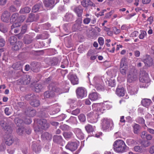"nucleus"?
Returning <instances> with one entry per match:
<instances>
[{
  "instance_id": "nucleus-58",
  "label": "nucleus",
  "mask_w": 154,
  "mask_h": 154,
  "mask_svg": "<svg viewBox=\"0 0 154 154\" xmlns=\"http://www.w3.org/2000/svg\"><path fill=\"white\" fill-rule=\"evenodd\" d=\"M51 94H53V92L52 91L49 92V91H47L44 94V96L45 97V98H49L50 97H52V96L51 95Z\"/></svg>"
},
{
  "instance_id": "nucleus-47",
  "label": "nucleus",
  "mask_w": 154,
  "mask_h": 154,
  "mask_svg": "<svg viewBox=\"0 0 154 154\" xmlns=\"http://www.w3.org/2000/svg\"><path fill=\"white\" fill-rule=\"evenodd\" d=\"M66 121L72 124H74L76 123V119L75 117L71 116L68 120Z\"/></svg>"
},
{
  "instance_id": "nucleus-7",
  "label": "nucleus",
  "mask_w": 154,
  "mask_h": 154,
  "mask_svg": "<svg viewBox=\"0 0 154 154\" xmlns=\"http://www.w3.org/2000/svg\"><path fill=\"white\" fill-rule=\"evenodd\" d=\"M76 93L77 97L80 99H82L87 96L86 90L82 87L78 88L76 90Z\"/></svg>"
},
{
  "instance_id": "nucleus-15",
  "label": "nucleus",
  "mask_w": 154,
  "mask_h": 154,
  "mask_svg": "<svg viewBox=\"0 0 154 154\" xmlns=\"http://www.w3.org/2000/svg\"><path fill=\"white\" fill-rule=\"evenodd\" d=\"M142 61L144 63L145 65L148 66H151L152 64V59L149 55H146Z\"/></svg>"
},
{
  "instance_id": "nucleus-13",
  "label": "nucleus",
  "mask_w": 154,
  "mask_h": 154,
  "mask_svg": "<svg viewBox=\"0 0 154 154\" xmlns=\"http://www.w3.org/2000/svg\"><path fill=\"white\" fill-rule=\"evenodd\" d=\"M10 16V13L7 11H5L2 14L1 19L2 20L5 22H9Z\"/></svg>"
},
{
  "instance_id": "nucleus-18",
  "label": "nucleus",
  "mask_w": 154,
  "mask_h": 154,
  "mask_svg": "<svg viewBox=\"0 0 154 154\" xmlns=\"http://www.w3.org/2000/svg\"><path fill=\"white\" fill-rule=\"evenodd\" d=\"M20 25L16 23H14L11 26V32H13L15 34L18 33L19 32L20 29L17 27L20 26Z\"/></svg>"
},
{
  "instance_id": "nucleus-49",
  "label": "nucleus",
  "mask_w": 154,
  "mask_h": 154,
  "mask_svg": "<svg viewBox=\"0 0 154 154\" xmlns=\"http://www.w3.org/2000/svg\"><path fill=\"white\" fill-rule=\"evenodd\" d=\"M60 128L63 131H67L69 130L70 128L68 125L64 124L61 125Z\"/></svg>"
},
{
  "instance_id": "nucleus-20",
  "label": "nucleus",
  "mask_w": 154,
  "mask_h": 154,
  "mask_svg": "<svg viewBox=\"0 0 154 154\" xmlns=\"http://www.w3.org/2000/svg\"><path fill=\"white\" fill-rule=\"evenodd\" d=\"M74 11L78 17H81L83 11V9L80 6L75 7L74 9Z\"/></svg>"
},
{
  "instance_id": "nucleus-48",
  "label": "nucleus",
  "mask_w": 154,
  "mask_h": 154,
  "mask_svg": "<svg viewBox=\"0 0 154 154\" xmlns=\"http://www.w3.org/2000/svg\"><path fill=\"white\" fill-rule=\"evenodd\" d=\"M34 20V15L33 14H30L27 20V22H32Z\"/></svg>"
},
{
  "instance_id": "nucleus-50",
  "label": "nucleus",
  "mask_w": 154,
  "mask_h": 154,
  "mask_svg": "<svg viewBox=\"0 0 154 154\" xmlns=\"http://www.w3.org/2000/svg\"><path fill=\"white\" fill-rule=\"evenodd\" d=\"M0 31L3 33H5L7 31V29L3 24H0Z\"/></svg>"
},
{
  "instance_id": "nucleus-27",
  "label": "nucleus",
  "mask_w": 154,
  "mask_h": 154,
  "mask_svg": "<svg viewBox=\"0 0 154 154\" xmlns=\"http://www.w3.org/2000/svg\"><path fill=\"white\" fill-rule=\"evenodd\" d=\"M1 126L4 129L6 133L8 134L12 132V129L9 126L5 125V123H2L1 124Z\"/></svg>"
},
{
  "instance_id": "nucleus-52",
  "label": "nucleus",
  "mask_w": 154,
  "mask_h": 154,
  "mask_svg": "<svg viewBox=\"0 0 154 154\" xmlns=\"http://www.w3.org/2000/svg\"><path fill=\"white\" fill-rule=\"evenodd\" d=\"M93 82L94 85L99 83L100 82V78L97 76L95 77L93 79Z\"/></svg>"
},
{
  "instance_id": "nucleus-44",
  "label": "nucleus",
  "mask_w": 154,
  "mask_h": 154,
  "mask_svg": "<svg viewBox=\"0 0 154 154\" xmlns=\"http://www.w3.org/2000/svg\"><path fill=\"white\" fill-rule=\"evenodd\" d=\"M34 98H35V96L33 94H28L25 97V99L28 100H31L32 101Z\"/></svg>"
},
{
  "instance_id": "nucleus-59",
  "label": "nucleus",
  "mask_w": 154,
  "mask_h": 154,
  "mask_svg": "<svg viewBox=\"0 0 154 154\" xmlns=\"http://www.w3.org/2000/svg\"><path fill=\"white\" fill-rule=\"evenodd\" d=\"M26 79L24 81V83L26 84H29L30 81L31 79L30 76L29 75H26Z\"/></svg>"
},
{
  "instance_id": "nucleus-25",
  "label": "nucleus",
  "mask_w": 154,
  "mask_h": 154,
  "mask_svg": "<svg viewBox=\"0 0 154 154\" xmlns=\"http://www.w3.org/2000/svg\"><path fill=\"white\" fill-rule=\"evenodd\" d=\"M151 103V100L148 99H143L141 101V103L143 106L146 107H148Z\"/></svg>"
},
{
  "instance_id": "nucleus-55",
  "label": "nucleus",
  "mask_w": 154,
  "mask_h": 154,
  "mask_svg": "<svg viewBox=\"0 0 154 154\" xmlns=\"http://www.w3.org/2000/svg\"><path fill=\"white\" fill-rule=\"evenodd\" d=\"M63 29L66 32L69 33L70 32L69 31L70 28L68 24H65L63 25Z\"/></svg>"
},
{
  "instance_id": "nucleus-10",
  "label": "nucleus",
  "mask_w": 154,
  "mask_h": 154,
  "mask_svg": "<svg viewBox=\"0 0 154 154\" xmlns=\"http://www.w3.org/2000/svg\"><path fill=\"white\" fill-rule=\"evenodd\" d=\"M53 84H51L49 85V88L50 90L56 92L58 94L64 93L67 92L68 90H65L64 89H61L60 88H57L56 86H52Z\"/></svg>"
},
{
  "instance_id": "nucleus-23",
  "label": "nucleus",
  "mask_w": 154,
  "mask_h": 154,
  "mask_svg": "<svg viewBox=\"0 0 154 154\" xmlns=\"http://www.w3.org/2000/svg\"><path fill=\"white\" fill-rule=\"evenodd\" d=\"M141 136L142 138L144 139L145 138L147 140H150L152 138V136L151 135L147 134L146 131L142 132Z\"/></svg>"
},
{
  "instance_id": "nucleus-41",
  "label": "nucleus",
  "mask_w": 154,
  "mask_h": 154,
  "mask_svg": "<svg viewBox=\"0 0 154 154\" xmlns=\"http://www.w3.org/2000/svg\"><path fill=\"white\" fill-rule=\"evenodd\" d=\"M54 107H56L55 109H54L53 110V111L50 112V114L54 115L56 113H58L60 111L59 107L57 106V105L55 104L54 106Z\"/></svg>"
},
{
  "instance_id": "nucleus-46",
  "label": "nucleus",
  "mask_w": 154,
  "mask_h": 154,
  "mask_svg": "<svg viewBox=\"0 0 154 154\" xmlns=\"http://www.w3.org/2000/svg\"><path fill=\"white\" fill-rule=\"evenodd\" d=\"M142 147L141 146H137L134 147V150L137 152H141L142 151Z\"/></svg>"
},
{
  "instance_id": "nucleus-9",
  "label": "nucleus",
  "mask_w": 154,
  "mask_h": 154,
  "mask_svg": "<svg viewBox=\"0 0 154 154\" xmlns=\"http://www.w3.org/2000/svg\"><path fill=\"white\" fill-rule=\"evenodd\" d=\"M78 146V144L76 142H69L65 146L66 148L71 151L76 150Z\"/></svg>"
},
{
  "instance_id": "nucleus-62",
  "label": "nucleus",
  "mask_w": 154,
  "mask_h": 154,
  "mask_svg": "<svg viewBox=\"0 0 154 154\" xmlns=\"http://www.w3.org/2000/svg\"><path fill=\"white\" fill-rule=\"evenodd\" d=\"M113 32L114 34L117 35L120 32L121 30L120 29H117L116 27H114L113 28Z\"/></svg>"
},
{
  "instance_id": "nucleus-6",
  "label": "nucleus",
  "mask_w": 154,
  "mask_h": 154,
  "mask_svg": "<svg viewBox=\"0 0 154 154\" xmlns=\"http://www.w3.org/2000/svg\"><path fill=\"white\" fill-rule=\"evenodd\" d=\"M126 65L125 58H122L121 60L120 67V72L124 75H126V72L128 69V68Z\"/></svg>"
},
{
  "instance_id": "nucleus-28",
  "label": "nucleus",
  "mask_w": 154,
  "mask_h": 154,
  "mask_svg": "<svg viewBox=\"0 0 154 154\" xmlns=\"http://www.w3.org/2000/svg\"><path fill=\"white\" fill-rule=\"evenodd\" d=\"M25 113L26 115L30 117H33L36 114V111L33 109H28L26 111Z\"/></svg>"
},
{
  "instance_id": "nucleus-35",
  "label": "nucleus",
  "mask_w": 154,
  "mask_h": 154,
  "mask_svg": "<svg viewBox=\"0 0 154 154\" xmlns=\"http://www.w3.org/2000/svg\"><path fill=\"white\" fill-rule=\"evenodd\" d=\"M17 38L14 36H11L8 39L10 45H14L17 42Z\"/></svg>"
},
{
  "instance_id": "nucleus-30",
  "label": "nucleus",
  "mask_w": 154,
  "mask_h": 154,
  "mask_svg": "<svg viewBox=\"0 0 154 154\" xmlns=\"http://www.w3.org/2000/svg\"><path fill=\"white\" fill-rule=\"evenodd\" d=\"M19 14L18 13L14 14L11 16L10 19L11 23H16L17 21Z\"/></svg>"
},
{
  "instance_id": "nucleus-39",
  "label": "nucleus",
  "mask_w": 154,
  "mask_h": 154,
  "mask_svg": "<svg viewBox=\"0 0 154 154\" xmlns=\"http://www.w3.org/2000/svg\"><path fill=\"white\" fill-rule=\"evenodd\" d=\"M17 132L18 134L22 135L25 133V128L23 127H20L17 130Z\"/></svg>"
},
{
  "instance_id": "nucleus-57",
  "label": "nucleus",
  "mask_w": 154,
  "mask_h": 154,
  "mask_svg": "<svg viewBox=\"0 0 154 154\" xmlns=\"http://www.w3.org/2000/svg\"><path fill=\"white\" fill-rule=\"evenodd\" d=\"M94 85L95 86V87L96 89L98 91L101 90L103 88V86L100 85V83L97 84V85Z\"/></svg>"
},
{
  "instance_id": "nucleus-19",
  "label": "nucleus",
  "mask_w": 154,
  "mask_h": 154,
  "mask_svg": "<svg viewBox=\"0 0 154 154\" xmlns=\"http://www.w3.org/2000/svg\"><path fill=\"white\" fill-rule=\"evenodd\" d=\"M89 99L92 101H95L100 98V95L96 92H93L90 94L89 95Z\"/></svg>"
},
{
  "instance_id": "nucleus-21",
  "label": "nucleus",
  "mask_w": 154,
  "mask_h": 154,
  "mask_svg": "<svg viewBox=\"0 0 154 154\" xmlns=\"http://www.w3.org/2000/svg\"><path fill=\"white\" fill-rule=\"evenodd\" d=\"M81 4L84 7L94 6V4L90 0H83L81 2Z\"/></svg>"
},
{
  "instance_id": "nucleus-36",
  "label": "nucleus",
  "mask_w": 154,
  "mask_h": 154,
  "mask_svg": "<svg viewBox=\"0 0 154 154\" xmlns=\"http://www.w3.org/2000/svg\"><path fill=\"white\" fill-rule=\"evenodd\" d=\"M31 10V8L28 7H26L20 9V12L21 14L29 13Z\"/></svg>"
},
{
  "instance_id": "nucleus-42",
  "label": "nucleus",
  "mask_w": 154,
  "mask_h": 154,
  "mask_svg": "<svg viewBox=\"0 0 154 154\" xmlns=\"http://www.w3.org/2000/svg\"><path fill=\"white\" fill-rule=\"evenodd\" d=\"M14 141V138L12 137H10L6 139L5 143L7 145L10 146L13 143Z\"/></svg>"
},
{
  "instance_id": "nucleus-54",
  "label": "nucleus",
  "mask_w": 154,
  "mask_h": 154,
  "mask_svg": "<svg viewBox=\"0 0 154 154\" xmlns=\"http://www.w3.org/2000/svg\"><path fill=\"white\" fill-rule=\"evenodd\" d=\"M78 118L80 121L82 122H84L86 120L85 116L83 114H80Z\"/></svg>"
},
{
  "instance_id": "nucleus-38",
  "label": "nucleus",
  "mask_w": 154,
  "mask_h": 154,
  "mask_svg": "<svg viewBox=\"0 0 154 154\" xmlns=\"http://www.w3.org/2000/svg\"><path fill=\"white\" fill-rule=\"evenodd\" d=\"M41 6L42 5L40 3L35 5L32 8V11L33 12H37L38 11Z\"/></svg>"
},
{
  "instance_id": "nucleus-33",
  "label": "nucleus",
  "mask_w": 154,
  "mask_h": 154,
  "mask_svg": "<svg viewBox=\"0 0 154 154\" xmlns=\"http://www.w3.org/2000/svg\"><path fill=\"white\" fill-rule=\"evenodd\" d=\"M134 134H138L141 129L140 126L137 124H135L132 126Z\"/></svg>"
},
{
  "instance_id": "nucleus-17",
  "label": "nucleus",
  "mask_w": 154,
  "mask_h": 154,
  "mask_svg": "<svg viewBox=\"0 0 154 154\" xmlns=\"http://www.w3.org/2000/svg\"><path fill=\"white\" fill-rule=\"evenodd\" d=\"M69 79L73 85L78 84L79 83L78 79L76 75H71L69 77Z\"/></svg>"
},
{
  "instance_id": "nucleus-22",
  "label": "nucleus",
  "mask_w": 154,
  "mask_h": 154,
  "mask_svg": "<svg viewBox=\"0 0 154 154\" xmlns=\"http://www.w3.org/2000/svg\"><path fill=\"white\" fill-rule=\"evenodd\" d=\"M116 94L119 97H122L125 94V90L123 87L118 88L116 91Z\"/></svg>"
},
{
  "instance_id": "nucleus-51",
  "label": "nucleus",
  "mask_w": 154,
  "mask_h": 154,
  "mask_svg": "<svg viewBox=\"0 0 154 154\" xmlns=\"http://www.w3.org/2000/svg\"><path fill=\"white\" fill-rule=\"evenodd\" d=\"M126 142L127 144L129 146H131L134 144L135 141L132 139H128L127 140Z\"/></svg>"
},
{
  "instance_id": "nucleus-26",
  "label": "nucleus",
  "mask_w": 154,
  "mask_h": 154,
  "mask_svg": "<svg viewBox=\"0 0 154 154\" xmlns=\"http://www.w3.org/2000/svg\"><path fill=\"white\" fill-rule=\"evenodd\" d=\"M23 45V43L20 41H19L15 43V45L12 47L13 50L15 51H17L20 49Z\"/></svg>"
},
{
  "instance_id": "nucleus-4",
  "label": "nucleus",
  "mask_w": 154,
  "mask_h": 154,
  "mask_svg": "<svg viewBox=\"0 0 154 154\" xmlns=\"http://www.w3.org/2000/svg\"><path fill=\"white\" fill-rule=\"evenodd\" d=\"M49 127V124L46 120L42 119L38 121L37 126L34 127V130L36 132H40L42 129H46Z\"/></svg>"
},
{
  "instance_id": "nucleus-32",
  "label": "nucleus",
  "mask_w": 154,
  "mask_h": 154,
  "mask_svg": "<svg viewBox=\"0 0 154 154\" xmlns=\"http://www.w3.org/2000/svg\"><path fill=\"white\" fill-rule=\"evenodd\" d=\"M63 141L62 138L61 136L54 135L53 137V141L57 143H60Z\"/></svg>"
},
{
  "instance_id": "nucleus-43",
  "label": "nucleus",
  "mask_w": 154,
  "mask_h": 154,
  "mask_svg": "<svg viewBox=\"0 0 154 154\" xmlns=\"http://www.w3.org/2000/svg\"><path fill=\"white\" fill-rule=\"evenodd\" d=\"M42 88L43 87L41 85L36 84L35 87V90L36 92H38L40 91Z\"/></svg>"
},
{
  "instance_id": "nucleus-53",
  "label": "nucleus",
  "mask_w": 154,
  "mask_h": 154,
  "mask_svg": "<svg viewBox=\"0 0 154 154\" xmlns=\"http://www.w3.org/2000/svg\"><path fill=\"white\" fill-rule=\"evenodd\" d=\"M137 122L139 124H143L144 123L145 121L141 117H138L136 119Z\"/></svg>"
},
{
  "instance_id": "nucleus-2",
  "label": "nucleus",
  "mask_w": 154,
  "mask_h": 154,
  "mask_svg": "<svg viewBox=\"0 0 154 154\" xmlns=\"http://www.w3.org/2000/svg\"><path fill=\"white\" fill-rule=\"evenodd\" d=\"M113 146L114 151L119 153L127 152L129 149L124 141L122 140H116L114 142Z\"/></svg>"
},
{
  "instance_id": "nucleus-1",
  "label": "nucleus",
  "mask_w": 154,
  "mask_h": 154,
  "mask_svg": "<svg viewBox=\"0 0 154 154\" xmlns=\"http://www.w3.org/2000/svg\"><path fill=\"white\" fill-rule=\"evenodd\" d=\"M104 104H93L92 105L93 111L90 112L87 115L88 122L91 123H96L100 115L104 112L105 110Z\"/></svg>"
},
{
  "instance_id": "nucleus-31",
  "label": "nucleus",
  "mask_w": 154,
  "mask_h": 154,
  "mask_svg": "<svg viewBox=\"0 0 154 154\" xmlns=\"http://www.w3.org/2000/svg\"><path fill=\"white\" fill-rule=\"evenodd\" d=\"M95 127H93L90 125L88 124L85 126V128L88 133L92 132L95 129Z\"/></svg>"
},
{
  "instance_id": "nucleus-14",
  "label": "nucleus",
  "mask_w": 154,
  "mask_h": 154,
  "mask_svg": "<svg viewBox=\"0 0 154 154\" xmlns=\"http://www.w3.org/2000/svg\"><path fill=\"white\" fill-rule=\"evenodd\" d=\"M74 131L77 137L80 140H82L84 137V134L81 130L79 128L74 129Z\"/></svg>"
},
{
  "instance_id": "nucleus-8",
  "label": "nucleus",
  "mask_w": 154,
  "mask_h": 154,
  "mask_svg": "<svg viewBox=\"0 0 154 154\" xmlns=\"http://www.w3.org/2000/svg\"><path fill=\"white\" fill-rule=\"evenodd\" d=\"M139 80L141 82L148 83L149 82V79L148 74L145 72L141 73Z\"/></svg>"
},
{
  "instance_id": "nucleus-64",
  "label": "nucleus",
  "mask_w": 154,
  "mask_h": 154,
  "mask_svg": "<svg viewBox=\"0 0 154 154\" xmlns=\"http://www.w3.org/2000/svg\"><path fill=\"white\" fill-rule=\"evenodd\" d=\"M91 20V18L88 17H86L84 19L83 22L84 24H88L90 22Z\"/></svg>"
},
{
  "instance_id": "nucleus-40",
  "label": "nucleus",
  "mask_w": 154,
  "mask_h": 154,
  "mask_svg": "<svg viewBox=\"0 0 154 154\" xmlns=\"http://www.w3.org/2000/svg\"><path fill=\"white\" fill-rule=\"evenodd\" d=\"M63 134L66 139L70 138L73 136V133L71 132H64Z\"/></svg>"
},
{
  "instance_id": "nucleus-3",
  "label": "nucleus",
  "mask_w": 154,
  "mask_h": 154,
  "mask_svg": "<svg viewBox=\"0 0 154 154\" xmlns=\"http://www.w3.org/2000/svg\"><path fill=\"white\" fill-rule=\"evenodd\" d=\"M101 122L102 128L103 130H111L113 128L114 124L111 119L104 118L101 120Z\"/></svg>"
},
{
  "instance_id": "nucleus-60",
  "label": "nucleus",
  "mask_w": 154,
  "mask_h": 154,
  "mask_svg": "<svg viewBox=\"0 0 154 154\" xmlns=\"http://www.w3.org/2000/svg\"><path fill=\"white\" fill-rule=\"evenodd\" d=\"M142 144L144 147H147L150 145V143L148 140H145L142 143Z\"/></svg>"
},
{
  "instance_id": "nucleus-5",
  "label": "nucleus",
  "mask_w": 154,
  "mask_h": 154,
  "mask_svg": "<svg viewBox=\"0 0 154 154\" xmlns=\"http://www.w3.org/2000/svg\"><path fill=\"white\" fill-rule=\"evenodd\" d=\"M137 73L135 70L134 69L131 70L127 75V82H133L137 80Z\"/></svg>"
},
{
  "instance_id": "nucleus-12",
  "label": "nucleus",
  "mask_w": 154,
  "mask_h": 154,
  "mask_svg": "<svg viewBox=\"0 0 154 154\" xmlns=\"http://www.w3.org/2000/svg\"><path fill=\"white\" fill-rule=\"evenodd\" d=\"M83 26L82 20H78L76 21V23L72 26V29L73 31H76L80 30Z\"/></svg>"
},
{
  "instance_id": "nucleus-34",
  "label": "nucleus",
  "mask_w": 154,
  "mask_h": 154,
  "mask_svg": "<svg viewBox=\"0 0 154 154\" xmlns=\"http://www.w3.org/2000/svg\"><path fill=\"white\" fill-rule=\"evenodd\" d=\"M41 137L44 140H50L52 138V136L48 132H45L42 134Z\"/></svg>"
},
{
  "instance_id": "nucleus-56",
  "label": "nucleus",
  "mask_w": 154,
  "mask_h": 154,
  "mask_svg": "<svg viewBox=\"0 0 154 154\" xmlns=\"http://www.w3.org/2000/svg\"><path fill=\"white\" fill-rule=\"evenodd\" d=\"M25 19V17L23 16L18 17L17 22L16 23L20 25V23L23 21Z\"/></svg>"
},
{
  "instance_id": "nucleus-24",
  "label": "nucleus",
  "mask_w": 154,
  "mask_h": 154,
  "mask_svg": "<svg viewBox=\"0 0 154 154\" xmlns=\"http://www.w3.org/2000/svg\"><path fill=\"white\" fill-rule=\"evenodd\" d=\"M73 18V16L71 13H67L65 15L63 20L68 22L72 20Z\"/></svg>"
},
{
  "instance_id": "nucleus-45",
  "label": "nucleus",
  "mask_w": 154,
  "mask_h": 154,
  "mask_svg": "<svg viewBox=\"0 0 154 154\" xmlns=\"http://www.w3.org/2000/svg\"><path fill=\"white\" fill-rule=\"evenodd\" d=\"M146 34V33L145 31L141 30L140 33L139 35V37L140 39H143Z\"/></svg>"
},
{
  "instance_id": "nucleus-16",
  "label": "nucleus",
  "mask_w": 154,
  "mask_h": 154,
  "mask_svg": "<svg viewBox=\"0 0 154 154\" xmlns=\"http://www.w3.org/2000/svg\"><path fill=\"white\" fill-rule=\"evenodd\" d=\"M32 146L33 150L36 153H39L41 151V146L40 145L37 143V142H33Z\"/></svg>"
},
{
  "instance_id": "nucleus-29",
  "label": "nucleus",
  "mask_w": 154,
  "mask_h": 154,
  "mask_svg": "<svg viewBox=\"0 0 154 154\" xmlns=\"http://www.w3.org/2000/svg\"><path fill=\"white\" fill-rule=\"evenodd\" d=\"M23 63L22 62H18L14 63L12 65L13 68L16 70L20 69L22 68Z\"/></svg>"
},
{
  "instance_id": "nucleus-11",
  "label": "nucleus",
  "mask_w": 154,
  "mask_h": 154,
  "mask_svg": "<svg viewBox=\"0 0 154 154\" xmlns=\"http://www.w3.org/2000/svg\"><path fill=\"white\" fill-rule=\"evenodd\" d=\"M59 0H56L55 3L54 0H45L44 4L45 7L49 8H52L54 6L59 2Z\"/></svg>"
},
{
  "instance_id": "nucleus-61",
  "label": "nucleus",
  "mask_w": 154,
  "mask_h": 154,
  "mask_svg": "<svg viewBox=\"0 0 154 154\" xmlns=\"http://www.w3.org/2000/svg\"><path fill=\"white\" fill-rule=\"evenodd\" d=\"M32 38H29L28 39L25 38L24 42L25 44H28L31 43L32 42Z\"/></svg>"
},
{
  "instance_id": "nucleus-37",
  "label": "nucleus",
  "mask_w": 154,
  "mask_h": 154,
  "mask_svg": "<svg viewBox=\"0 0 154 154\" xmlns=\"http://www.w3.org/2000/svg\"><path fill=\"white\" fill-rule=\"evenodd\" d=\"M30 105L34 107H37L40 105V102L38 100L35 99V98L33 99V100L30 102Z\"/></svg>"
},
{
  "instance_id": "nucleus-63",
  "label": "nucleus",
  "mask_w": 154,
  "mask_h": 154,
  "mask_svg": "<svg viewBox=\"0 0 154 154\" xmlns=\"http://www.w3.org/2000/svg\"><path fill=\"white\" fill-rule=\"evenodd\" d=\"M5 113L6 115L9 116L11 114V110L8 107H6L4 110Z\"/></svg>"
}]
</instances>
